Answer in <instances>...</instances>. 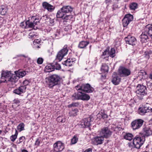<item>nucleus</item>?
Listing matches in <instances>:
<instances>
[{
	"label": "nucleus",
	"mask_w": 152,
	"mask_h": 152,
	"mask_svg": "<svg viewBox=\"0 0 152 152\" xmlns=\"http://www.w3.org/2000/svg\"><path fill=\"white\" fill-rule=\"evenodd\" d=\"M150 110L151 111V112H152V108H151L150 107Z\"/></svg>",
	"instance_id": "774afa93"
},
{
	"label": "nucleus",
	"mask_w": 152,
	"mask_h": 152,
	"mask_svg": "<svg viewBox=\"0 0 152 152\" xmlns=\"http://www.w3.org/2000/svg\"><path fill=\"white\" fill-rule=\"evenodd\" d=\"M150 104L148 103L144 104L142 107L139 108V114L141 115H143L146 113L149 112L150 110Z\"/></svg>",
	"instance_id": "9b49d317"
},
{
	"label": "nucleus",
	"mask_w": 152,
	"mask_h": 152,
	"mask_svg": "<svg viewBox=\"0 0 152 152\" xmlns=\"http://www.w3.org/2000/svg\"><path fill=\"white\" fill-rule=\"evenodd\" d=\"M144 122V121L141 119L134 120L131 122V127L133 130L139 129L142 126Z\"/></svg>",
	"instance_id": "9d476101"
},
{
	"label": "nucleus",
	"mask_w": 152,
	"mask_h": 152,
	"mask_svg": "<svg viewBox=\"0 0 152 152\" xmlns=\"http://www.w3.org/2000/svg\"><path fill=\"white\" fill-rule=\"evenodd\" d=\"M78 112V110L76 108L72 109L69 113V115L70 116H75L77 115Z\"/></svg>",
	"instance_id": "72a5a7b5"
},
{
	"label": "nucleus",
	"mask_w": 152,
	"mask_h": 152,
	"mask_svg": "<svg viewBox=\"0 0 152 152\" xmlns=\"http://www.w3.org/2000/svg\"><path fill=\"white\" fill-rule=\"evenodd\" d=\"M104 140V138L101 136H97L94 138L92 140L93 144L98 145L102 144Z\"/></svg>",
	"instance_id": "a211bd4d"
},
{
	"label": "nucleus",
	"mask_w": 152,
	"mask_h": 152,
	"mask_svg": "<svg viewBox=\"0 0 152 152\" xmlns=\"http://www.w3.org/2000/svg\"><path fill=\"white\" fill-rule=\"evenodd\" d=\"M21 56H22L23 57H24L25 58H28V60H30L31 58H30L28 56H26L25 55H21Z\"/></svg>",
	"instance_id": "13d9d810"
},
{
	"label": "nucleus",
	"mask_w": 152,
	"mask_h": 152,
	"mask_svg": "<svg viewBox=\"0 0 152 152\" xmlns=\"http://www.w3.org/2000/svg\"><path fill=\"white\" fill-rule=\"evenodd\" d=\"M109 56L112 58H113L115 56V50L113 48H111L110 51H109Z\"/></svg>",
	"instance_id": "e433bc0d"
},
{
	"label": "nucleus",
	"mask_w": 152,
	"mask_h": 152,
	"mask_svg": "<svg viewBox=\"0 0 152 152\" xmlns=\"http://www.w3.org/2000/svg\"><path fill=\"white\" fill-rule=\"evenodd\" d=\"M68 51V50L67 49V45H64L63 48L58 53L56 60L60 61L67 54Z\"/></svg>",
	"instance_id": "6e6552de"
},
{
	"label": "nucleus",
	"mask_w": 152,
	"mask_h": 152,
	"mask_svg": "<svg viewBox=\"0 0 152 152\" xmlns=\"http://www.w3.org/2000/svg\"><path fill=\"white\" fill-rule=\"evenodd\" d=\"M69 15H67L65 12L62 10V8L58 11L56 17L58 18H62L63 19L68 20Z\"/></svg>",
	"instance_id": "412c9836"
},
{
	"label": "nucleus",
	"mask_w": 152,
	"mask_h": 152,
	"mask_svg": "<svg viewBox=\"0 0 152 152\" xmlns=\"http://www.w3.org/2000/svg\"><path fill=\"white\" fill-rule=\"evenodd\" d=\"M138 7V4L135 2L131 3L129 5V8L130 10L132 11L135 10Z\"/></svg>",
	"instance_id": "cd10ccee"
},
{
	"label": "nucleus",
	"mask_w": 152,
	"mask_h": 152,
	"mask_svg": "<svg viewBox=\"0 0 152 152\" xmlns=\"http://www.w3.org/2000/svg\"><path fill=\"white\" fill-rule=\"evenodd\" d=\"M25 125L23 123H20L17 127V130L20 132L24 130Z\"/></svg>",
	"instance_id": "f704fd0d"
},
{
	"label": "nucleus",
	"mask_w": 152,
	"mask_h": 152,
	"mask_svg": "<svg viewBox=\"0 0 152 152\" xmlns=\"http://www.w3.org/2000/svg\"><path fill=\"white\" fill-rule=\"evenodd\" d=\"M149 77L150 79L152 80V72L149 74Z\"/></svg>",
	"instance_id": "680f3d73"
},
{
	"label": "nucleus",
	"mask_w": 152,
	"mask_h": 152,
	"mask_svg": "<svg viewBox=\"0 0 152 152\" xmlns=\"http://www.w3.org/2000/svg\"><path fill=\"white\" fill-rule=\"evenodd\" d=\"M118 75L121 77H126L129 75L131 73L130 70L124 66H120L118 70Z\"/></svg>",
	"instance_id": "39448f33"
},
{
	"label": "nucleus",
	"mask_w": 152,
	"mask_h": 152,
	"mask_svg": "<svg viewBox=\"0 0 152 152\" xmlns=\"http://www.w3.org/2000/svg\"><path fill=\"white\" fill-rule=\"evenodd\" d=\"M61 79V78L58 75L55 74L52 75L49 78V87L52 88L54 86L59 84Z\"/></svg>",
	"instance_id": "f03ea898"
},
{
	"label": "nucleus",
	"mask_w": 152,
	"mask_h": 152,
	"mask_svg": "<svg viewBox=\"0 0 152 152\" xmlns=\"http://www.w3.org/2000/svg\"><path fill=\"white\" fill-rule=\"evenodd\" d=\"M31 19L33 21L34 24L35 25H36L38 23H39V19H37L35 18V17L34 16L31 18Z\"/></svg>",
	"instance_id": "79ce46f5"
},
{
	"label": "nucleus",
	"mask_w": 152,
	"mask_h": 152,
	"mask_svg": "<svg viewBox=\"0 0 152 152\" xmlns=\"http://www.w3.org/2000/svg\"><path fill=\"white\" fill-rule=\"evenodd\" d=\"M112 134L111 131L108 127H104L101 129L99 132V135L101 136L104 138H108L110 137Z\"/></svg>",
	"instance_id": "1a4fd4ad"
},
{
	"label": "nucleus",
	"mask_w": 152,
	"mask_h": 152,
	"mask_svg": "<svg viewBox=\"0 0 152 152\" xmlns=\"http://www.w3.org/2000/svg\"><path fill=\"white\" fill-rule=\"evenodd\" d=\"M83 91L87 93H91L94 91V88L89 83L83 84Z\"/></svg>",
	"instance_id": "6ab92c4d"
},
{
	"label": "nucleus",
	"mask_w": 152,
	"mask_h": 152,
	"mask_svg": "<svg viewBox=\"0 0 152 152\" xmlns=\"http://www.w3.org/2000/svg\"><path fill=\"white\" fill-rule=\"evenodd\" d=\"M47 23L49 22L50 23V24L51 25H53L54 24V20L53 19L50 18H49V19H48V21H47Z\"/></svg>",
	"instance_id": "de8ad7c7"
},
{
	"label": "nucleus",
	"mask_w": 152,
	"mask_h": 152,
	"mask_svg": "<svg viewBox=\"0 0 152 152\" xmlns=\"http://www.w3.org/2000/svg\"><path fill=\"white\" fill-rule=\"evenodd\" d=\"M25 137L23 136H22L20 137L19 138V140H17V143L18 144H19L21 142H22L23 140L25 139Z\"/></svg>",
	"instance_id": "c03bdc74"
},
{
	"label": "nucleus",
	"mask_w": 152,
	"mask_h": 152,
	"mask_svg": "<svg viewBox=\"0 0 152 152\" xmlns=\"http://www.w3.org/2000/svg\"><path fill=\"white\" fill-rule=\"evenodd\" d=\"M144 55L145 57L148 59L151 56H152V50H148L145 52Z\"/></svg>",
	"instance_id": "473e14b6"
},
{
	"label": "nucleus",
	"mask_w": 152,
	"mask_h": 152,
	"mask_svg": "<svg viewBox=\"0 0 152 152\" xmlns=\"http://www.w3.org/2000/svg\"><path fill=\"white\" fill-rule=\"evenodd\" d=\"M18 134V132L16 129H15V134L12 135L10 138L12 142H14L17 138Z\"/></svg>",
	"instance_id": "ea45409f"
},
{
	"label": "nucleus",
	"mask_w": 152,
	"mask_h": 152,
	"mask_svg": "<svg viewBox=\"0 0 152 152\" xmlns=\"http://www.w3.org/2000/svg\"><path fill=\"white\" fill-rule=\"evenodd\" d=\"M78 139L77 135H75L71 140V144L73 145L76 143L78 140Z\"/></svg>",
	"instance_id": "c9c22d12"
},
{
	"label": "nucleus",
	"mask_w": 152,
	"mask_h": 152,
	"mask_svg": "<svg viewBox=\"0 0 152 152\" xmlns=\"http://www.w3.org/2000/svg\"><path fill=\"white\" fill-rule=\"evenodd\" d=\"M61 8L62 10L66 14V13H71L73 10V8L69 5L63 6Z\"/></svg>",
	"instance_id": "5701e85b"
},
{
	"label": "nucleus",
	"mask_w": 152,
	"mask_h": 152,
	"mask_svg": "<svg viewBox=\"0 0 152 152\" xmlns=\"http://www.w3.org/2000/svg\"><path fill=\"white\" fill-rule=\"evenodd\" d=\"M93 117L91 116L84 118L81 124V127L82 128H86L91 125V122L93 120Z\"/></svg>",
	"instance_id": "f8f14e48"
},
{
	"label": "nucleus",
	"mask_w": 152,
	"mask_h": 152,
	"mask_svg": "<svg viewBox=\"0 0 152 152\" xmlns=\"http://www.w3.org/2000/svg\"><path fill=\"white\" fill-rule=\"evenodd\" d=\"M140 133V135L144 136L145 137V136H149L152 134V129L149 128V127L144 126L143 128L142 132Z\"/></svg>",
	"instance_id": "dca6fc26"
},
{
	"label": "nucleus",
	"mask_w": 152,
	"mask_h": 152,
	"mask_svg": "<svg viewBox=\"0 0 152 152\" xmlns=\"http://www.w3.org/2000/svg\"><path fill=\"white\" fill-rule=\"evenodd\" d=\"M7 11V5H2L0 6V12L1 15H5Z\"/></svg>",
	"instance_id": "393cba45"
},
{
	"label": "nucleus",
	"mask_w": 152,
	"mask_h": 152,
	"mask_svg": "<svg viewBox=\"0 0 152 152\" xmlns=\"http://www.w3.org/2000/svg\"><path fill=\"white\" fill-rule=\"evenodd\" d=\"M124 39L126 44L132 46L135 45L137 43V40L135 38L131 35H128Z\"/></svg>",
	"instance_id": "2eb2a0df"
},
{
	"label": "nucleus",
	"mask_w": 152,
	"mask_h": 152,
	"mask_svg": "<svg viewBox=\"0 0 152 152\" xmlns=\"http://www.w3.org/2000/svg\"><path fill=\"white\" fill-rule=\"evenodd\" d=\"M145 140V137L140 135V133L133 139V143L135 148L139 149L143 144Z\"/></svg>",
	"instance_id": "20e7f679"
},
{
	"label": "nucleus",
	"mask_w": 152,
	"mask_h": 152,
	"mask_svg": "<svg viewBox=\"0 0 152 152\" xmlns=\"http://www.w3.org/2000/svg\"><path fill=\"white\" fill-rule=\"evenodd\" d=\"M34 47L35 48H40V45H41L40 44H38L35 43H33Z\"/></svg>",
	"instance_id": "5fc2aeb1"
},
{
	"label": "nucleus",
	"mask_w": 152,
	"mask_h": 152,
	"mask_svg": "<svg viewBox=\"0 0 152 152\" xmlns=\"http://www.w3.org/2000/svg\"><path fill=\"white\" fill-rule=\"evenodd\" d=\"M113 78L112 82L115 85H117L119 84L121 80V78L118 76L116 72H114L113 75Z\"/></svg>",
	"instance_id": "4be33fe9"
},
{
	"label": "nucleus",
	"mask_w": 152,
	"mask_h": 152,
	"mask_svg": "<svg viewBox=\"0 0 152 152\" xmlns=\"http://www.w3.org/2000/svg\"><path fill=\"white\" fill-rule=\"evenodd\" d=\"M40 143V141L39 138H37L35 142V145H36L37 146H39Z\"/></svg>",
	"instance_id": "3c124183"
},
{
	"label": "nucleus",
	"mask_w": 152,
	"mask_h": 152,
	"mask_svg": "<svg viewBox=\"0 0 152 152\" xmlns=\"http://www.w3.org/2000/svg\"><path fill=\"white\" fill-rule=\"evenodd\" d=\"M133 137V135L132 134L128 133L124 136V137L126 140L130 141L132 139Z\"/></svg>",
	"instance_id": "4c0bfd02"
},
{
	"label": "nucleus",
	"mask_w": 152,
	"mask_h": 152,
	"mask_svg": "<svg viewBox=\"0 0 152 152\" xmlns=\"http://www.w3.org/2000/svg\"><path fill=\"white\" fill-rule=\"evenodd\" d=\"M25 22H22L20 24V26L22 28H26V24H25Z\"/></svg>",
	"instance_id": "6e6d98bb"
},
{
	"label": "nucleus",
	"mask_w": 152,
	"mask_h": 152,
	"mask_svg": "<svg viewBox=\"0 0 152 152\" xmlns=\"http://www.w3.org/2000/svg\"><path fill=\"white\" fill-rule=\"evenodd\" d=\"M92 149L91 148H89L86 149L84 152H92Z\"/></svg>",
	"instance_id": "4d7b16f0"
},
{
	"label": "nucleus",
	"mask_w": 152,
	"mask_h": 152,
	"mask_svg": "<svg viewBox=\"0 0 152 152\" xmlns=\"http://www.w3.org/2000/svg\"><path fill=\"white\" fill-rule=\"evenodd\" d=\"M43 7L46 9L49 12H53L54 9L55 7L46 2H44L42 3Z\"/></svg>",
	"instance_id": "aec40b11"
},
{
	"label": "nucleus",
	"mask_w": 152,
	"mask_h": 152,
	"mask_svg": "<svg viewBox=\"0 0 152 152\" xmlns=\"http://www.w3.org/2000/svg\"><path fill=\"white\" fill-rule=\"evenodd\" d=\"M41 41L40 39H35L33 42V43H37V44H40Z\"/></svg>",
	"instance_id": "8fccbe9b"
},
{
	"label": "nucleus",
	"mask_w": 152,
	"mask_h": 152,
	"mask_svg": "<svg viewBox=\"0 0 152 152\" xmlns=\"http://www.w3.org/2000/svg\"><path fill=\"white\" fill-rule=\"evenodd\" d=\"M115 8L117 7V6L116 5H114L113 6V10H115Z\"/></svg>",
	"instance_id": "69168bd1"
},
{
	"label": "nucleus",
	"mask_w": 152,
	"mask_h": 152,
	"mask_svg": "<svg viewBox=\"0 0 152 152\" xmlns=\"http://www.w3.org/2000/svg\"><path fill=\"white\" fill-rule=\"evenodd\" d=\"M78 105V103H72V104L69 105L68 106V107H72L77 106Z\"/></svg>",
	"instance_id": "09e8293b"
},
{
	"label": "nucleus",
	"mask_w": 152,
	"mask_h": 152,
	"mask_svg": "<svg viewBox=\"0 0 152 152\" xmlns=\"http://www.w3.org/2000/svg\"><path fill=\"white\" fill-rule=\"evenodd\" d=\"M22 152H28V151L26 150L23 149L22 150Z\"/></svg>",
	"instance_id": "0e129e2a"
},
{
	"label": "nucleus",
	"mask_w": 152,
	"mask_h": 152,
	"mask_svg": "<svg viewBox=\"0 0 152 152\" xmlns=\"http://www.w3.org/2000/svg\"><path fill=\"white\" fill-rule=\"evenodd\" d=\"M108 56H109V50L107 49L103 53L102 56V57L104 58L108 57Z\"/></svg>",
	"instance_id": "a19ab883"
},
{
	"label": "nucleus",
	"mask_w": 152,
	"mask_h": 152,
	"mask_svg": "<svg viewBox=\"0 0 152 152\" xmlns=\"http://www.w3.org/2000/svg\"><path fill=\"white\" fill-rule=\"evenodd\" d=\"M54 69L60 70L61 69V66L60 64L58 63L57 62H54L52 64Z\"/></svg>",
	"instance_id": "58836bf2"
},
{
	"label": "nucleus",
	"mask_w": 152,
	"mask_h": 152,
	"mask_svg": "<svg viewBox=\"0 0 152 152\" xmlns=\"http://www.w3.org/2000/svg\"><path fill=\"white\" fill-rule=\"evenodd\" d=\"M30 83L29 80H25L23 82L24 86H20L18 88L13 91V93L18 95H20L26 91V86L28 85Z\"/></svg>",
	"instance_id": "423d86ee"
},
{
	"label": "nucleus",
	"mask_w": 152,
	"mask_h": 152,
	"mask_svg": "<svg viewBox=\"0 0 152 152\" xmlns=\"http://www.w3.org/2000/svg\"><path fill=\"white\" fill-rule=\"evenodd\" d=\"M146 32L148 33L149 36L152 39V24H148L146 28Z\"/></svg>",
	"instance_id": "c756f323"
},
{
	"label": "nucleus",
	"mask_w": 152,
	"mask_h": 152,
	"mask_svg": "<svg viewBox=\"0 0 152 152\" xmlns=\"http://www.w3.org/2000/svg\"><path fill=\"white\" fill-rule=\"evenodd\" d=\"M89 43L88 41H82L80 42L78 47L80 48H85Z\"/></svg>",
	"instance_id": "c85d7f7f"
},
{
	"label": "nucleus",
	"mask_w": 152,
	"mask_h": 152,
	"mask_svg": "<svg viewBox=\"0 0 152 152\" xmlns=\"http://www.w3.org/2000/svg\"><path fill=\"white\" fill-rule=\"evenodd\" d=\"M102 114L101 115L102 116V118L103 119H105L106 118H107L108 117V115L106 114L105 113H101Z\"/></svg>",
	"instance_id": "603ef678"
},
{
	"label": "nucleus",
	"mask_w": 152,
	"mask_h": 152,
	"mask_svg": "<svg viewBox=\"0 0 152 152\" xmlns=\"http://www.w3.org/2000/svg\"><path fill=\"white\" fill-rule=\"evenodd\" d=\"M105 2L106 4H108L111 2V0H105Z\"/></svg>",
	"instance_id": "052dcab7"
},
{
	"label": "nucleus",
	"mask_w": 152,
	"mask_h": 152,
	"mask_svg": "<svg viewBox=\"0 0 152 152\" xmlns=\"http://www.w3.org/2000/svg\"><path fill=\"white\" fill-rule=\"evenodd\" d=\"M17 102H16L17 103H19L20 102V101L19 100H17Z\"/></svg>",
	"instance_id": "338daca9"
},
{
	"label": "nucleus",
	"mask_w": 152,
	"mask_h": 152,
	"mask_svg": "<svg viewBox=\"0 0 152 152\" xmlns=\"http://www.w3.org/2000/svg\"><path fill=\"white\" fill-rule=\"evenodd\" d=\"M147 27V25L144 28V32H142V34L140 36V37L141 39V41L142 43L145 42L147 41L148 39V33L146 32V28Z\"/></svg>",
	"instance_id": "f3484780"
},
{
	"label": "nucleus",
	"mask_w": 152,
	"mask_h": 152,
	"mask_svg": "<svg viewBox=\"0 0 152 152\" xmlns=\"http://www.w3.org/2000/svg\"><path fill=\"white\" fill-rule=\"evenodd\" d=\"M133 16L132 15L129 14L126 15L122 20L123 25L124 27L127 26L129 23L132 20Z\"/></svg>",
	"instance_id": "4468645a"
},
{
	"label": "nucleus",
	"mask_w": 152,
	"mask_h": 152,
	"mask_svg": "<svg viewBox=\"0 0 152 152\" xmlns=\"http://www.w3.org/2000/svg\"><path fill=\"white\" fill-rule=\"evenodd\" d=\"M72 99L74 100H88L90 96L87 94L81 91H77L74 93L72 96Z\"/></svg>",
	"instance_id": "7ed1b4c3"
},
{
	"label": "nucleus",
	"mask_w": 152,
	"mask_h": 152,
	"mask_svg": "<svg viewBox=\"0 0 152 152\" xmlns=\"http://www.w3.org/2000/svg\"><path fill=\"white\" fill-rule=\"evenodd\" d=\"M49 17H48L47 15H45L43 16L41 18V19L44 20L46 22H47L48 19H49Z\"/></svg>",
	"instance_id": "a18cd8bd"
},
{
	"label": "nucleus",
	"mask_w": 152,
	"mask_h": 152,
	"mask_svg": "<svg viewBox=\"0 0 152 152\" xmlns=\"http://www.w3.org/2000/svg\"><path fill=\"white\" fill-rule=\"evenodd\" d=\"M83 84L81 85H77L75 86V89L77 91L78 90H81L83 91Z\"/></svg>",
	"instance_id": "49530a36"
},
{
	"label": "nucleus",
	"mask_w": 152,
	"mask_h": 152,
	"mask_svg": "<svg viewBox=\"0 0 152 152\" xmlns=\"http://www.w3.org/2000/svg\"><path fill=\"white\" fill-rule=\"evenodd\" d=\"M137 88L136 93L138 96H143L147 94V91L145 86L142 85L138 84L137 86Z\"/></svg>",
	"instance_id": "0eeeda50"
},
{
	"label": "nucleus",
	"mask_w": 152,
	"mask_h": 152,
	"mask_svg": "<svg viewBox=\"0 0 152 152\" xmlns=\"http://www.w3.org/2000/svg\"><path fill=\"white\" fill-rule=\"evenodd\" d=\"M75 61V59H70L69 58L64 61L63 63V64L65 65L66 66H70L73 64L74 61Z\"/></svg>",
	"instance_id": "b1692460"
},
{
	"label": "nucleus",
	"mask_w": 152,
	"mask_h": 152,
	"mask_svg": "<svg viewBox=\"0 0 152 152\" xmlns=\"http://www.w3.org/2000/svg\"><path fill=\"white\" fill-rule=\"evenodd\" d=\"M6 139V138H3L0 136V140L1 141H2L3 139Z\"/></svg>",
	"instance_id": "e2e57ef3"
},
{
	"label": "nucleus",
	"mask_w": 152,
	"mask_h": 152,
	"mask_svg": "<svg viewBox=\"0 0 152 152\" xmlns=\"http://www.w3.org/2000/svg\"><path fill=\"white\" fill-rule=\"evenodd\" d=\"M101 76L102 80L105 79L106 78V76L105 75H102Z\"/></svg>",
	"instance_id": "bf43d9fd"
},
{
	"label": "nucleus",
	"mask_w": 152,
	"mask_h": 152,
	"mask_svg": "<svg viewBox=\"0 0 152 152\" xmlns=\"http://www.w3.org/2000/svg\"><path fill=\"white\" fill-rule=\"evenodd\" d=\"M109 67L106 64H103L101 68V71L102 72H107L108 71Z\"/></svg>",
	"instance_id": "7c9ffc66"
},
{
	"label": "nucleus",
	"mask_w": 152,
	"mask_h": 152,
	"mask_svg": "<svg viewBox=\"0 0 152 152\" xmlns=\"http://www.w3.org/2000/svg\"><path fill=\"white\" fill-rule=\"evenodd\" d=\"M44 60L42 58H39L37 60V62L38 64H42L43 61Z\"/></svg>",
	"instance_id": "37998d69"
},
{
	"label": "nucleus",
	"mask_w": 152,
	"mask_h": 152,
	"mask_svg": "<svg viewBox=\"0 0 152 152\" xmlns=\"http://www.w3.org/2000/svg\"><path fill=\"white\" fill-rule=\"evenodd\" d=\"M15 76H17L18 79L19 78H22L23 76H25L26 74V72L25 71H15Z\"/></svg>",
	"instance_id": "bb28decb"
},
{
	"label": "nucleus",
	"mask_w": 152,
	"mask_h": 152,
	"mask_svg": "<svg viewBox=\"0 0 152 152\" xmlns=\"http://www.w3.org/2000/svg\"><path fill=\"white\" fill-rule=\"evenodd\" d=\"M34 36H35V35L34 33H30L29 35V38H32L34 37Z\"/></svg>",
	"instance_id": "864d4df0"
},
{
	"label": "nucleus",
	"mask_w": 152,
	"mask_h": 152,
	"mask_svg": "<svg viewBox=\"0 0 152 152\" xmlns=\"http://www.w3.org/2000/svg\"><path fill=\"white\" fill-rule=\"evenodd\" d=\"M53 147L55 152H60L64 148V144L60 141H58L54 144Z\"/></svg>",
	"instance_id": "ddd939ff"
},
{
	"label": "nucleus",
	"mask_w": 152,
	"mask_h": 152,
	"mask_svg": "<svg viewBox=\"0 0 152 152\" xmlns=\"http://www.w3.org/2000/svg\"><path fill=\"white\" fill-rule=\"evenodd\" d=\"M54 70L53 64L52 65H48L46 66L45 68V71L46 72H50L53 71Z\"/></svg>",
	"instance_id": "2f4dec72"
},
{
	"label": "nucleus",
	"mask_w": 152,
	"mask_h": 152,
	"mask_svg": "<svg viewBox=\"0 0 152 152\" xmlns=\"http://www.w3.org/2000/svg\"><path fill=\"white\" fill-rule=\"evenodd\" d=\"M25 24H26V28H33L35 26L33 20H31L30 19L27 20L25 22Z\"/></svg>",
	"instance_id": "a878e982"
},
{
	"label": "nucleus",
	"mask_w": 152,
	"mask_h": 152,
	"mask_svg": "<svg viewBox=\"0 0 152 152\" xmlns=\"http://www.w3.org/2000/svg\"><path fill=\"white\" fill-rule=\"evenodd\" d=\"M1 83L10 82L15 83L18 80V78L15 75L7 70H2L1 77Z\"/></svg>",
	"instance_id": "f257e3e1"
}]
</instances>
